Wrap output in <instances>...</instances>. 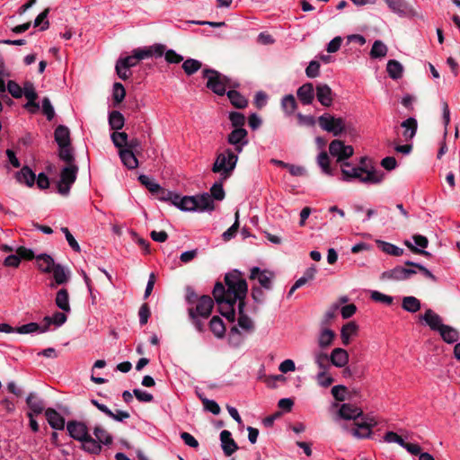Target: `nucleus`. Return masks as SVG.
<instances>
[{"label":"nucleus","mask_w":460,"mask_h":460,"mask_svg":"<svg viewBox=\"0 0 460 460\" xmlns=\"http://www.w3.org/2000/svg\"><path fill=\"white\" fill-rule=\"evenodd\" d=\"M55 140L58 146L70 145V131L67 127L59 125L55 129Z\"/></svg>","instance_id":"nucleus-33"},{"label":"nucleus","mask_w":460,"mask_h":460,"mask_svg":"<svg viewBox=\"0 0 460 460\" xmlns=\"http://www.w3.org/2000/svg\"><path fill=\"white\" fill-rule=\"evenodd\" d=\"M317 164L321 168L323 173L328 176L334 175V170L330 165V157L325 151H323L318 155Z\"/></svg>","instance_id":"nucleus-36"},{"label":"nucleus","mask_w":460,"mask_h":460,"mask_svg":"<svg viewBox=\"0 0 460 460\" xmlns=\"http://www.w3.org/2000/svg\"><path fill=\"white\" fill-rule=\"evenodd\" d=\"M37 269L43 273H50L57 263L54 259L47 253H40L35 257Z\"/></svg>","instance_id":"nucleus-18"},{"label":"nucleus","mask_w":460,"mask_h":460,"mask_svg":"<svg viewBox=\"0 0 460 460\" xmlns=\"http://www.w3.org/2000/svg\"><path fill=\"white\" fill-rule=\"evenodd\" d=\"M227 97L230 100L231 103L238 109H243L246 107L248 103L247 100L237 91L234 90L228 91Z\"/></svg>","instance_id":"nucleus-43"},{"label":"nucleus","mask_w":460,"mask_h":460,"mask_svg":"<svg viewBox=\"0 0 460 460\" xmlns=\"http://www.w3.org/2000/svg\"><path fill=\"white\" fill-rule=\"evenodd\" d=\"M319 126L333 136H340L345 130V120L336 118L329 113H324L318 119Z\"/></svg>","instance_id":"nucleus-7"},{"label":"nucleus","mask_w":460,"mask_h":460,"mask_svg":"<svg viewBox=\"0 0 460 460\" xmlns=\"http://www.w3.org/2000/svg\"><path fill=\"white\" fill-rule=\"evenodd\" d=\"M176 208L181 211H197V201L195 196H183L178 195Z\"/></svg>","instance_id":"nucleus-27"},{"label":"nucleus","mask_w":460,"mask_h":460,"mask_svg":"<svg viewBox=\"0 0 460 460\" xmlns=\"http://www.w3.org/2000/svg\"><path fill=\"white\" fill-rule=\"evenodd\" d=\"M15 178L18 182L23 183L29 187H31V186H33V184L35 182L36 175L30 167L23 166L21 169V171L16 172Z\"/></svg>","instance_id":"nucleus-26"},{"label":"nucleus","mask_w":460,"mask_h":460,"mask_svg":"<svg viewBox=\"0 0 460 460\" xmlns=\"http://www.w3.org/2000/svg\"><path fill=\"white\" fill-rule=\"evenodd\" d=\"M388 51L387 46L381 40H376L370 50L372 58H381L386 56Z\"/></svg>","instance_id":"nucleus-44"},{"label":"nucleus","mask_w":460,"mask_h":460,"mask_svg":"<svg viewBox=\"0 0 460 460\" xmlns=\"http://www.w3.org/2000/svg\"><path fill=\"white\" fill-rule=\"evenodd\" d=\"M116 73L121 80H127L130 77L131 72L129 68L126 66L119 59L117 61L115 66Z\"/></svg>","instance_id":"nucleus-56"},{"label":"nucleus","mask_w":460,"mask_h":460,"mask_svg":"<svg viewBox=\"0 0 460 460\" xmlns=\"http://www.w3.org/2000/svg\"><path fill=\"white\" fill-rule=\"evenodd\" d=\"M197 201V211H213L215 208L214 200L211 196L205 192L195 196Z\"/></svg>","instance_id":"nucleus-25"},{"label":"nucleus","mask_w":460,"mask_h":460,"mask_svg":"<svg viewBox=\"0 0 460 460\" xmlns=\"http://www.w3.org/2000/svg\"><path fill=\"white\" fill-rule=\"evenodd\" d=\"M22 94L28 100V102L25 104V108L28 109L30 112L35 113L39 110L40 105L35 102L38 95L31 83H26L24 84L22 88Z\"/></svg>","instance_id":"nucleus-15"},{"label":"nucleus","mask_w":460,"mask_h":460,"mask_svg":"<svg viewBox=\"0 0 460 460\" xmlns=\"http://www.w3.org/2000/svg\"><path fill=\"white\" fill-rule=\"evenodd\" d=\"M200 67L201 62L193 58H188L182 64V69L188 75H193L199 70Z\"/></svg>","instance_id":"nucleus-47"},{"label":"nucleus","mask_w":460,"mask_h":460,"mask_svg":"<svg viewBox=\"0 0 460 460\" xmlns=\"http://www.w3.org/2000/svg\"><path fill=\"white\" fill-rule=\"evenodd\" d=\"M274 277V273L270 270H261L259 267H253L251 270V279H257L261 287L267 290L271 289Z\"/></svg>","instance_id":"nucleus-10"},{"label":"nucleus","mask_w":460,"mask_h":460,"mask_svg":"<svg viewBox=\"0 0 460 460\" xmlns=\"http://www.w3.org/2000/svg\"><path fill=\"white\" fill-rule=\"evenodd\" d=\"M229 119L235 128H243L245 122V117L237 111L231 112L229 114Z\"/></svg>","instance_id":"nucleus-58"},{"label":"nucleus","mask_w":460,"mask_h":460,"mask_svg":"<svg viewBox=\"0 0 460 460\" xmlns=\"http://www.w3.org/2000/svg\"><path fill=\"white\" fill-rule=\"evenodd\" d=\"M59 157L67 164H75L74 154L71 147V144L64 146H59Z\"/></svg>","instance_id":"nucleus-48"},{"label":"nucleus","mask_w":460,"mask_h":460,"mask_svg":"<svg viewBox=\"0 0 460 460\" xmlns=\"http://www.w3.org/2000/svg\"><path fill=\"white\" fill-rule=\"evenodd\" d=\"M42 112L48 120H51L55 116L54 108L48 97H45L42 100Z\"/></svg>","instance_id":"nucleus-57"},{"label":"nucleus","mask_w":460,"mask_h":460,"mask_svg":"<svg viewBox=\"0 0 460 460\" xmlns=\"http://www.w3.org/2000/svg\"><path fill=\"white\" fill-rule=\"evenodd\" d=\"M56 305L65 313H70L69 295L66 288L58 291L55 298Z\"/></svg>","instance_id":"nucleus-31"},{"label":"nucleus","mask_w":460,"mask_h":460,"mask_svg":"<svg viewBox=\"0 0 460 460\" xmlns=\"http://www.w3.org/2000/svg\"><path fill=\"white\" fill-rule=\"evenodd\" d=\"M234 223L232 226H230L226 231H225L222 234V237L224 241H229L232 238H234L237 233V230L239 228V211L236 210L234 214Z\"/></svg>","instance_id":"nucleus-49"},{"label":"nucleus","mask_w":460,"mask_h":460,"mask_svg":"<svg viewBox=\"0 0 460 460\" xmlns=\"http://www.w3.org/2000/svg\"><path fill=\"white\" fill-rule=\"evenodd\" d=\"M93 435L95 437L94 440L98 443L100 447L102 445L110 446L112 444L113 438L112 436L101 425H96L93 428Z\"/></svg>","instance_id":"nucleus-24"},{"label":"nucleus","mask_w":460,"mask_h":460,"mask_svg":"<svg viewBox=\"0 0 460 460\" xmlns=\"http://www.w3.org/2000/svg\"><path fill=\"white\" fill-rule=\"evenodd\" d=\"M164 58L170 64H179L183 60V57L176 53L173 49L166 50Z\"/></svg>","instance_id":"nucleus-64"},{"label":"nucleus","mask_w":460,"mask_h":460,"mask_svg":"<svg viewBox=\"0 0 460 460\" xmlns=\"http://www.w3.org/2000/svg\"><path fill=\"white\" fill-rule=\"evenodd\" d=\"M209 328L217 338H223L226 333V326L219 316H213L209 322Z\"/></svg>","instance_id":"nucleus-38"},{"label":"nucleus","mask_w":460,"mask_h":460,"mask_svg":"<svg viewBox=\"0 0 460 460\" xmlns=\"http://www.w3.org/2000/svg\"><path fill=\"white\" fill-rule=\"evenodd\" d=\"M330 356H328L325 353H318L315 356V363L320 368V371H327V369L330 367Z\"/></svg>","instance_id":"nucleus-53"},{"label":"nucleus","mask_w":460,"mask_h":460,"mask_svg":"<svg viewBox=\"0 0 460 460\" xmlns=\"http://www.w3.org/2000/svg\"><path fill=\"white\" fill-rule=\"evenodd\" d=\"M157 199L164 202H168L172 205H175L177 199H178V193H175L173 191L168 190L162 186L159 187V190H157L155 194Z\"/></svg>","instance_id":"nucleus-35"},{"label":"nucleus","mask_w":460,"mask_h":460,"mask_svg":"<svg viewBox=\"0 0 460 460\" xmlns=\"http://www.w3.org/2000/svg\"><path fill=\"white\" fill-rule=\"evenodd\" d=\"M329 152L333 158H336V162L341 164L353 155L354 149L341 140L335 139L330 143Z\"/></svg>","instance_id":"nucleus-8"},{"label":"nucleus","mask_w":460,"mask_h":460,"mask_svg":"<svg viewBox=\"0 0 460 460\" xmlns=\"http://www.w3.org/2000/svg\"><path fill=\"white\" fill-rule=\"evenodd\" d=\"M203 77L207 78L206 86L214 93L223 96L226 88L230 86V80L217 70L206 68L203 70Z\"/></svg>","instance_id":"nucleus-5"},{"label":"nucleus","mask_w":460,"mask_h":460,"mask_svg":"<svg viewBox=\"0 0 460 460\" xmlns=\"http://www.w3.org/2000/svg\"><path fill=\"white\" fill-rule=\"evenodd\" d=\"M248 142V133L243 128H234L227 136V143L233 146L231 149L237 155L243 152Z\"/></svg>","instance_id":"nucleus-9"},{"label":"nucleus","mask_w":460,"mask_h":460,"mask_svg":"<svg viewBox=\"0 0 460 460\" xmlns=\"http://www.w3.org/2000/svg\"><path fill=\"white\" fill-rule=\"evenodd\" d=\"M43 328V326H40V324L36 323H30L23 324L18 328H16V332L20 334H28V333H33V332H41L40 330Z\"/></svg>","instance_id":"nucleus-51"},{"label":"nucleus","mask_w":460,"mask_h":460,"mask_svg":"<svg viewBox=\"0 0 460 460\" xmlns=\"http://www.w3.org/2000/svg\"><path fill=\"white\" fill-rule=\"evenodd\" d=\"M376 421L373 419L364 420L361 422L354 423V426L349 429L352 436L358 438H368L371 434V428L376 426Z\"/></svg>","instance_id":"nucleus-12"},{"label":"nucleus","mask_w":460,"mask_h":460,"mask_svg":"<svg viewBox=\"0 0 460 460\" xmlns=\"http://www.w3.org/2000/svg\"><path fill=\"white\" fill-rule=\"evenodd\" d=\"M66 314L65 312H55L52 316H45L43 319V328L40 332H45L51 324L55 325V327L62 326L67 320Z\"/></svg>","instance_id":"nucleus-19"},{"label":"nucleus","mask_w":460,"mask_h":460,"mask_svg":"<svg viewBox=\"0 0 460 460\" xmlns=\"http://www.w3.org/2000/svg\"><path fill=\"white\" fill-rule=\"evenodd\" d=\"M297 97L304 104H310L314 97V87L311 83L303 84L297 90Z\"/></svg>","instance_id":"nucleus-28"},{"label":"nucleus","mask_w":460,"mask_h":460,"mask_svg":"<svg viewBox=\"0 0 460 460\" xmlns=\"http://www.w3.org/2000/svg\"><path fill=\"white\" fill-rule=\"evenodd\" d=\"M317 382L323 387H328L333 382V378L327 371H319L317 374Z\"/></svg>","instance_id":"nucleus-60"},{"label":"nucleus","mask_w":460,"mask_h":460,"mask_svg":"<svg viewBox=\"0 0 460 460\" xmlns=\"http://www.w3.org/2000/svg\"><path fill=\"white\" fill-rule=\"evenodd\" d=\"M334 335V332L330 329L323 330L318 338L319 346L321 348L329 347L332 343Z\"/></svg>","instance_id":"nucleus-45"},{"label":"nucleus","mask_w":460,"mask_h":460,"mask_svg":"<svg viewBox=\"0 0 460 460\" xmlns=\"http://www.w3.org/2000/svg\"><path fill=\"white\" fill-rule=\"evenodd\" d=\"M194 305L195 307H191L194 309L195 315L206 319L212 312L214 301L209 296H201Z\"/></svg>","instance_id":"nucleus-11"},{"label":"nucleus","mask_w":460,"mask_h":460,"mask_svg":"<svg viewBox=\"0 0 460 460\" xmlns=\"http://www.w3.org/2000/svg\"><path fill=\"white\" fill-rule=\"evenodd\" d=\"M367 162V157H361L359 164L357 166L351 165L347 161L342 163L341 164L342 180L345 181L358 180L364 183H379L383 180V173L376 171Z\"/></svg>","instance_id":"nucleus-2"},{"label":"nucleus","mask_w":460,"mask_h":460,"mask_svg":"<svg viewBox=\"0 0 460 460\" xmlns=\"http://www.w3.org/2000/svg\"><path fill=\"white\" fill-rule=\"evenodd\" d=\"M138 181L143 184L152 194L159 190L160 185L154 181L150 180L146 175H140Z\"/></svg>","instance_id":"nucleus-55"},{"label":"nucleus","mask_w":460,"mask_h":460,"mask_svg":"<svg viewBox=\"0 0 460 460\" xmlns=\"http://www.w3.org/2000/svg\"><path fill=\"white\" fill-rule=\"evenodd\" d=\"M202 403L206 411H210L211 413L217 415L220 412V407L217 402L214 400H209L208 398H202Z\"/></svg>","instance_id":"nucleus-61"},{"label":"nucleus","mask_w":460,"mask_h":460,"mask_svg":"<svg viewBox=\"0 0 460 460\" xmlns=\"http://www.w3.org/2000/svg\"><path fill=\"white\" fill-rule=\"evenodd\" d=\"M402 128H404L403 137L405 140H411L417 131V120L414 118H409L402 122Z\"/></svg>","instance_id":"nucleus-39"},{"label":"nucleus","mask_w":460,"mask_h":460,"mask_svg":"<svg viewBox=\"0 0 460 460\" xmlns=\"http://www.w3.org/2000/svg\"><path fill=\"white\" fill-rule=\"evenodd\" d=\"M125 123L124 116L118 111H112L109 114V125L111 129L119 130Z\"/></svg>","instance_id":"nucleus-40"},{"label":"nucleus","mask_w":460,"mask_h":460,"mask_svg":"<svg viewBox=\"0 0 460 460\" xmlns=\"http://www.w3.org/2000/svg\"><path fill=\"white\" fill-rule=\"evenodd\" d=\"M209 195L213 199L223 200L225 198V190L223 189L222 183L215 182L210 189Z\"/></svg>","instance_id":"nucleus-54"},{"label":"nucleus","mask_w":460,"mask_h":460,"mask_svg":"<svg viewBox=\"0 0 460 460\" xmlns=\"http://www.w3.org/2000/svg\"><path fill=\"white\" fill-rule=\"evenodd\" d=\"M225 282L226 288L219 282L215 285L213 296L220 306L221 314L228 320H234L235 307L237 306V326H234L231 329L228 340L230 344L238 346L243 340L242 332L244 334H250L254 331L252 320L244 314L247 283L238 270H233L226 274Z\"/></svg>","instance_id":"nucleus-1"},{"label":"nucleus","mask_w":460,"mask_h":460,"mask_svg":"<svg viewBox=\"0 0 460 460\" xmlns=\"http://www.w3.org/2000/svg\"><path fill=\"white\" fill-rule=\"evenodd\" d=\"M57 285L66 284L70 278L69 270L59 263H57L51 272Z\"/></svg>","instance_id":"nucleus-29"},{"label":"nucleus","mask_w":460,"mask_h":460,"mask_svg":"<svg viewBox=\"0 0 460 460\" xmlns=\"http://www.w3.org/2000/svg\"><path fill=\"white\" fill-rule=\"evenodd\" d=\"M119 155L123 164L128 169H135L138 166V160L131 149H120Z\"/></svg>","instance_id":"nucleus-32"},{"label":"nucleus","mask_w":460,"mask_h":460,"mask_svg":"<svg viewBox=\"0 0 460 460\" xmlns=\"http://www.w3.org/2000/svg\"><path fill=\"white\" fill-rule=\"evenodd\" d=\"M238 161V155L231 148H226L217 155L212 172L218 173L222 180L229 178Z\"/></svg>","instance_id":"nucleus-4"},{"label":"nucleus","mask_w":460,"mask_h":460,"mask_svg":"<svg viewBox=\"0 0 460 460\" xmlns=\"http://www.w3.org/2000/svg\"><path fill=\"white\" fill-rule=\"evenodd\" d=\"M438 332L447 343H454L459 340L458 331L449 325L445 324Z\"/></svg>","instance_id":"nucleus-34"},{"label":"nucleus","mask_w":460,"mask_h":460,"mask_svg":"<svg viewBox=\"0 0 460 460\" xmlns=\"http://www.w3.org/2000/svg\"><path fill=\"white\" fill-rule=\"evenodd\" d=\"M26 403L28 407L30 408L32 414H40L44 411V402L41 399H40L36 394L30 393L29 395L26 398Z\"/></svg>","instance_id":"nucleus-30"},{"label":"nucleus","mask_w":460,"mask_h":460,"mask_svg":"<svg viewBox=\"0 0 460 460\" xmlns=\"http://www.w3.org/2000/svg\"><path fill=\"white\" fill-rule=\"evenodd\" d=\"M7 90L13 98H21L22 96V88L14 81H9Z\"/></svg>","instance_id":"nucleus-62"},{"label":"nucleus","mask_w":460,"mask_h":460,"mask_svg":"<svg viewBox=\"0 0 460 460\" xmlns=\"http://www.w3.org/2000/svg\"><path fill=\"white\" fill-rule=\"evenodd\" d=\"M15 252L20 257V261H31L37 256L32 249L25 246L16 247Z\"/></svg>","instance_id":"nucleus-50"},{"label":"nucleus","mask_w":460,"mask_h":460,"mask_svg":"<svg viewBox=\"0 0 460 460\" xmlns=\"http://www.w3.org/2000/svg\"><path fill=\"white\" fill-rule=\"evenodd\" d=\"M78 167L75 164H67L60 173V180L58 181V191L61 195H68L73 183L75 181Z\"/></svg>","instance_id":"nucleus-6"},{"label":"nucleus","mask_w":460,"mask_h":460,"mask_svg":"<svg viewBox=\"0 0 460 460\" xmlns=\"http://www.w3.org/2000/svg\"><path fill=\"white\" fill-rule=\"evenodd\" d=\"M402 307L409 313H416L420 309V301L415 296H404L402 298Z\"/></svg>","instance_id":"nucleus-41"},{"label":"nucleus","mask_w":460,"mask_h":460,"mask_svg":"<svg viewBox=\"0 0 460 460\" xmlns=\"http://www.w3.org/2000/svg\"><path fill=\"white\" fill-rule=\"evenodd\" d=\"M330 359L333 366L344 367L349 362V354L344 349L336 348L331 352Z\"/></svg>","instance_id":"nucleus-23"},{"label":"nucleus","mask_w":460,"mask_h":460,"mask_svg":"<svg viewBox=\"0 0 460 460\" xmlns=\"http://www.w3.org/2000/svg\"><path fill=\"white\" fill-rule=\"evenodd\" d=\"M111 138L116 147L119 150L124 149L128 145V137L125 132H113Z\"/></svg>","instance_id":"nucleus-46"},{"label":"nucleus","mask_w":460,"mask_h":460,"mask_svg":"<svg viewBox=\"0 0 460 460\" xmlns=\"http://www.w3.org/2000/svg\"><path fill=\"white\" fill-rule=\"evenodd\" d=\"M220 441L223 452L226 456H232L238 449L237 444L232 438L231 432L226 429L221 431Z\"/></svg>","instance_id":"nucleus-17"},{"label":"nucleus","mask_w":460,"mask_h":460,"mask_svg":"<svg viewBox=\"0 0 460 460\" xmlns=\"http://www.w3.org/2000/svg\"><path fill=\"white\" fill-rule=\"evenodd\" d=\"M358 332V325L355 322H349L341 327V339L342 344L348 346L350 343V339L357 336Z\"/></svg>","instance_id":"nucleus-22"},{"label":"nucleus","mask_w":460,"mask_h":460,"mask_svg":"<svg viewBox=\"0 0 460 460\" xmlns=\"http://www.w3.org/2000/svg\"><path fill=\"white\" fill-rule=\"evenodd\" d=\"M416 271L412 269L398 266L382 273L383 279L402 280L411 278Z\"/></svg>","instance_id":"nucleus-13"},{"label":"nucleus","mask_w":460,"mask_h":460,"mask_svg":"<svg viewBox=\"0 0 460 460\" xmlns=\"http://www.w3.org/2000/svg\"><path fill=\"white\" fill-rule=\"evenodd\" d=\"M66 427L69 436L82 443L84 451L93 455H99L102 452V447H100L90 435L89 429L84 422L70 420Z\"/></svg>","instance_id":"nucleus-3"},{"label":"nucleus","mask_w":460,"mask_h":460,"mask_svg":"<svg viewBox=\"0 0 460 460\" xmlns=\"http://www.w3.org/2000/svg\"><path fill=\"white\" fill-rule=\"evenodd\" d=\"M320 73V64L319 62L313 60L309 63L305 69V74L310 78H315L319 75Z\"/></svg>","instance_id":"nucleus-63"},{"label":"nucleus","mask_w":460,"mask_h":460,"mask_svg":"<svg viewBox=\"0 0 460 460\" xmlns=\"http://www.w3.org/2000/svg\"><path fill=\"white\" fill-rule=\"evenodd\" d=\"M376 243L378 247L385 253L394 255V256H401L403 253V250L393 243L377 240Z\"/></svg>","instance_id":"nucleus-42"},{"label":"nucleus","mask_w":460,"mask_h":460,"mask_svg":"<svg viewBox=\"0 0 460 460\" xmlns=\"http://www.w3.org/2000/svg\"><path fill=\"white\" fill-rule=\"evenodd\" d=\"M316 97L323 106L329 107L332 103V91L325 84H320L316 86Z\"/></svg>","instance_id":"nucleus-21"},{"label":"nucleus","mask_w":460,"mask_h":460,"mask_svg":"<svg viewBox=\"0 0 460 460\" xmlns=\"http://www.w3.org/2000/svg\"><path fill=\"white\" fill-rule=\"evenodd\" d=\"M386 71L392 79H400L402 76L403 66L399 61L391 59L387 63Z\"/></svg>","instance_id":"nucleus-37"},{"label":"nucleus","mask_w":460,"mask_h":460,"mask_svg":"<svg viewBox=\"0 0 460 460\" xmlns=\"http://www.w3.org/2000/svg\"><path fill=\"white\" fill-rule=\"evenodd\" d=\"M126 95V91L122 84L120 83H114L113 84V90H112V96L115 104L120 103Z\"/></svg>","instance_id":"nucleus-52"},{"label":"nucleus","mask_w":460,"mask_h":460,"mask_svg":"<svg viewBox=\"0 0 460 460\" xmlns=\"http://www.w3.org/2000/svg\"><path fill=\"white\" fill-rule=\"evenodd\" d=\"M362 416V410L351 403H343L338 411V418L342 420H354Z\"/></svg>","instance_id":"nucleus-16"},{"label":"nucleus","mask_w":460,"mask_h":460,"mask_svg":"<svg viewBox=\"0 0 460 460\" xmlns=\"http://www.w3.org/2000/svg\"><path fill=\"white\" fill-rule=\"evenodd\" d=\"M45 417L49 426L57 430H63L65 429L66 421L65 418L53 408H48L45 410Z\"/></svg>","instance_id":"nucleus-14"},{"label":"nucleus","mask_w":460,"mask_h":460,"mask_svg":"<svg viewBox=\"0 0 460 460\" xmlns=\"http://www.w3.org/2000/svg\"><path fill=\"white\" fill-rule=\"evenodd\" d=\"M371 298L376 302L383 303L388 305H391L394 301L393 296L383 294L379 291H373L371 293Z\"/></svg>","instance_id":"nucleus-59"},{"label":"nucleus","mask_w":460,"mask_h":460,"mask_svg":"<svg viewBox=\"0 0 460 460\" xmlns=\"http://www.w3.org/2000/svg\"><path fill=\"white\" fill-rule=\"evenodd\" d=\"M420 319L425 321V323L433 331L439 332L440 329L445 325L442 323L441 317L431 309L426 310L425 314L420 316Z\"/></svg>","instance_id":"nucleus-20"}]
</instances>
